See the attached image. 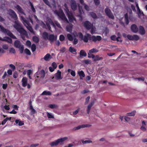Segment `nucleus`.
I'll list each match as a JSON object with an SVG mask.
<instances>
[{
    "label": "nucleus",
    "mask_w": 147,
    "mask_h": 147,
    "mask_svg": "<svg viewBox=\"0 0 147 147\" xmlns=\"http://www.w3.org/2000/svg\"><path fill=\"white\" fill-rule=\"evenodd\" d=\"M84 6L85 9L87 11H89L90 10V7L88 5L85 3L83 5Z\"/></svg>",
    "instance_id": "obj_41"
},
{
    "label": "nucleus",
    "mask_w": 147,
    "mask_h": 147,
    "mask_svg": "<svg viewBox=\"0 0 147 147\" xmlns=\"http://www.w3.org/2000/svg\"><path fill=\"white\" fill-rule=\"evenodd\" d=\"M80 110V109L78 108L76 110V111H75L73 112V114L74 115H77L78 113Z\"/></svg>",
    "instance_id": "obj_63"
},
{
    "label": "nucleus",
    "mask_w": 147,
    "mask_h": 147,
    "mask_svg": "<svg viewBox=\"0 0 147 147\" xmlns=\"http://www.w3.org/2000/svg\"><path fill=\"white\" fill-rule=\"evenodd\" d=\"M94 2L96 5H98L100 3L99 0H94Z\"/></svg>",
    "instance_id": "obj_59"
},
{
    "label": "nucleus",
    "mask_w": 147,
    "mask_h": 147,
    "mask_svg": "<svg viewBox=\"0 0 147 147\" xmlns=\"http://www.w3.org/2000/svg\"><path fill=\"white\" fill-rule=\"evenodd\" d=\"M47 116L49 118H54V115L48 112L47 113Z\"/></svg>",
    "instance_id": "obj_42"
},
{
    "label": "nucleus",
    "mask_w": 147,
    "mask_h": 147,
    "mask_svg": "<svg viewBox=\"0 0 147 147\" xmlns=\"http://www.w3.org/2000/svg\"><path fill=\"white\" fill-rule=\"evenodd\" d=\"M102 39L101 37L99 36H92L91 37V39L93 41L95 42H99Z\"/></svg>",
    "instance_id": "obj_12"
},
{
    "label": "nucleus",
    "mask_w": 147,
    "mask_h": 147,
    "mask_svg": "<svg viewBox=\"0 0 147 147\" xmlns=\"http://www.w3.org/2000/svg\"><path fill=\"white\" fill-rule=\"evenodd\" d=\"M67 137H65L62 138L58 139L54 142H51L50 143V145L51 146H56L57 145L59 144H63L62 142L67 140Z\"/></svg>",
    "instance_id": "obj_4"
},
{
    "label": "nucleus",
    "mask_w": 147,
    "mask_h": 147,
    "mask_svg": "<svg viewBox=\"0 0 147 147\" xmlns=\"http://www.w3.org/2000/svg\"><path fill=\"white\" fill-rule=\"evenodd\" d=\"M96 99H94V100L92 101H91L90 104L88 105V106L91 107L93 105H94V103Z\"/></svg>",
    "instance_id": "obj_55"
},
{
    "label": "nucleus",
    "mask_w": 147,
    "mask_h": 147,
    "mask_svg": "<svg viewBox=\"0 0 147 147\" xmlns=\"http://www.w3.org/2000/svg\"><path fill=\"white\" fill-rule=\"evenodd\" d=\"M7 35L10 36L13 38L15 39H17L16 37L15 36H14L9 30L7 34Z\"/></svg>",
    "instance_id": "obj_31"
},
{
    "label": "nucleus",
    "mask_w": 147,
    "mask_h": 147,
    "mask_svg": "<svg viewBox=\"0 0 147 147\" xmlns=\"http://www.w3.org/2000/svg\"><path fill=\"white\" fill-rule=\"evenodd\" d=\"M21 20L24 25H26L25 24H28L29 22L27 20H26L25 18L22 16H21Z\"/></svg>",
    "instance_id": "obj_29"
},
{
    "label": "nucleus",
    "mask_w": 147,
    "mask_h": 147,
    "mask_svg": "<svg viewBox=\"0 0 147 147\" xmlns=\"http://www.w3.org/2000/svg\"><path fill=\"white\" fill-rule=\"evenodd\" d=\"M98 50L96 48H93L89 51V53H94L98 52Z\"/></svg>",
    "instance_id": "obj_34"
},
{
    "label": "nucleus",
    "mask_w": 147,
    "mask_h": 147,
    "mask_svg": "<svg viewBox=\"0 0 147 147\" xmlns=\"http://www.w3.org/2000/svg\"><path fill=\"white\" fill-rule=\"evenodd\" d=\"M87 55L86 53L84 50H81L80 52V57L81 58L82 56L85 57Z\"/></svg>",
    "instance_id": "obj_27"
},
{
    "label": "nucleus",
    "mask_w": 147,
    "mask_h": 147,
    "mask_svg": "<svg viewBox=\"0 0 147 147\" xmlns=\"http://www.w3.org/2000/svg\"><path fill=\"white\" fill-rule=\"evenodd\" d=\"M9 30L5 28L3 26L0 25V31L1 32L5 34H7Z\"/></svg>",
    "instance_id": "obj_21"
},
{
    "label": "nucleus",
    "mask_w": 147,
    "mask_h": 147,
    "mask_svg": "<svg viewBox=\"0 0 147 147\" xmlns=\"http://www.w3.org/2000/svg\"><path fill=\"white\" fill-rule=\"evenodd\" d=\"M79 38L85 42H88V38L91 36V35L89 34H87L83 36L81 32L79 33Z\"/></svg>",
    "instance_id": "obj_6"
},
{
    "label": "nucleus",
    "mask_w": 147,
    "mask_h": 147,
    "mask_svg": "<svg viewBox=\"0 0 147 147\" xmlns=\"http://www.w3.org/2000/svg\"><path fill=\"white\" fill-rule=\"evenodd\" d=\"M127 37L129 40H133V36L131 35L130 34H128L127 36Z\"/></svg>",
    "instance_id": "obj_58"
},
{
    "label": "nucleus",
    "mask_w": 147,
    "mask_h": 147,
    "mask_svg": "<svg viewBox=\"0 0 147 147\" xmlns=\"http://www.w3.org/2000/svg\"><path fill=\"white\" fill-rule=\"evenodd\" d=\"M55 25H56L58 28H61V26L60 24L57 21H55L54 23Z\"/></svg>",
    "instance_id": "obj_49"
},
{
    "label": "nucleus",
    "mask_w": 147,
    "mask_h": 147,
    "mask_svg": "<svg viewBox=\"0 0 147 147\" xmlns=\"http://www.w3.org/2000/svg\"><path fill=\"white\" fill-rule=\"evenodd\" d=\"M13 26L17 31L20 33L22 38L24 36L27 35V32L24 29L22 25L18 21H15Z\"/></svg>",
    "instance_id": "obj_1"
},
{
    "label": "nucleus",
    "mask_w": 147,
    "mask_h": 147,
    "mask_svg": "<svg viewBox=\"0 0 147 147\" xmlns=\"http://www.w3.org/2000/svg\"><path fill=\"white\" fill-rule=\"evenodd\" d=\"M52 94L51 92L50 91H45L43 92L41 94V95H49L50 96Z\"/></svg>",
    "instance_id": "obj_26"
},
{
    "label": "nucleus",
    "mask_w": 147,
    "mask_h": 147,
    "mask_svg": "<svg viewBox=\"0 0 147 147\" xmlns=\"http://www.w3.org/2000/svg\"><path fill=\"white\" fill-rule=\"evenodd\" d=\"M28 80L26 78L24 77L22 80V86L23 87H26L27 85Z\"/></svg>",
    "instance_id": "obj_23"
},
{
    "label": "nucleus",
    "mask_w": 147,
    "mask_h": 147,
    "mask_svg": "<svg viewBox=\"0 0 147 147\" xmlns=\"http://www.w3.org/2000/svg\"><path fill=\"white\" fill-rule=\"evenodd\" d=\"M26 25H24L27 28L31 33H34V32L32 27L30 26L29 22L28 24H25Z\"/></svg>",
    "instance_id": "obj_22"
},
{
    "label": "nucleus",
    "mask_w": 147,
    "mask_h": 147,
    "mask_svg": "<svg viewBox=\"0 0 147 147\" xmlns=\"http://www.w3.org/2000/svg\"><path fill=\"white\" fill-rule=\"evenodd\" d=\"M29 3H30V5L31 6V9L32 10V11L33 12H36V10H35V8H34V6H33V5L32 3H31L30 2Z\"/></svg>",
    "instance_id": "obj_50"
},
{
    "label": "nucleus",
    "mask_w": 147,
    "mask_h": 147,
    "mask_svg": "<svg viewBox=\"0 0 147 147\" xmlns=\"http://www.w3.org/2000/svg\"><path fill=\"white\" fill-rule=\"evenodd\" d=\"M90 97L89 96L87 97L85 100V105H86L88 104L89 101Z\"/></svg>",
    "instance_id": "obj_51"
},
{
    "label": "nucleus",
    "mask_w": 147,
    "mask_h": 147,
    "mask_svg": "<svg viewBox=\"0 0 147 147\" xmlns=\"http://www.w3.org/2000/svg\"><path fill=\"white\" fill-rule=\"evenodd\" d=\"M125 21L127 25L129 23V21L128 19V14L127 13L125 15Z\"/></svg>",
    "instance_id": "obj_39"
},
{
    "label": "nucleus",
    "mask_w": 147,
    "mask_h": 147,
    "mask_svg": "<svg viewBox=\"0 0 147 147\" xmlns=\"http://www.w3.org/2000/svg\"><path fill=\"white\" fill-rule=\"evenodd\" d=\"M69 51L73 53V52H76V50L74 48L71 47L69 48Z\"/></svg>",
    "instance_id": "obj_48"
},
{
    "label": "nucleus",
    "mask_w": 147,
    "mask_h": 147,
    "mask_svg": "<svg viewBox=\"0 0 147 147\" xmlns=\"http://www.w3.org/2000/svg\"><path fill=\"white\" fill-rule=\"evenodd\" d=\"M78 74L80 77V79H82V78L84 77L85 76V75L84 72L82 71H81L78 72Z\"/></svg>",
    "instance_id": "obj_28"
},
{
    "label": "nucleus",
    "mask_w": 147,
    "mask_h": 147,
    "mask_svg": "<svg viewBox=\"0 0 147 147\" xmlns=\"http://www.w3.org/2000/svg\"><path fill=\"white\" fill-rule=\"evenodd\" d=\"M91 33L93 34L95 33L96 31V28L94 27H93V26L91 27Z\"/></svg>",
    "instance_id": "obj_47"
},
{
    "label": "nucleus",
    "mask_w": 147,
    "mask_h": 147,
    "mask_svg": "<svg viewBox=\"0 0 147 147\" xmlns=\"http://www.w3.org/2000/svg\"><path fill=\"white\" fill-rule=\"evenodd\" d=\"M14 46L16 48H20L23 46V45L21 44L20 41L18 40H16L14 42Z\"/></svg>",
    "instance_id": "obj_16"
},
{
    "label": "nucleus",
    "mask_w": 147,
    "mask_h": 147,
    "mask_svg": "<svg viewBox=\"0 0 147 147\" xmlns=\"http://www.w3.org/2000/svg\"><path fill=\"white\" fill-rule=\"evenodd\" d=\"M15 122L16 124H18L19 126H22L24 124L23 121H20L19 120L16 119L15 120Z\"/></svg>",
    "instance_id": "obj_32"
},
{
    "label": "nucleus",
    "mask_w": 147,
    "mask_h": 147,
    "mask_svg": "<svg viewBox=\"0 0 147 147\" xmlns=\"http://www.w3.org/2000/svg\"><path fill=\"white\" fill-rule=\"evenodd\" d=\"M91 126L90 125L87 124H83L81 125H79L76 127H74L73 130L74 131H76L79 130L81 128H83L86 127H89Z\"/></svg>",
    "instance_id": "obj_13"
},
{
    "label": "nucleus",
    "mask_w": 147,
    "mask_h": 147,
    "mask_svg": "<svg viewBox=\"0 0 147 147\" xmlns=\"http://www.w3.org/2000/svg\"><path fill=\"white\" fill-rule=\"evenodd\" d=\"M14 7L17 9L19 13L23 14L24 15H26V14L24 12L23 9L20 5H16L14 6Z\"/></svg>",
    "instance_id": "obj_14"
},
{
    "label": "nucleus",
    "mask_w": 147,
    "mask_h": 147,
    "mask_svg": "<svg viewBox=\"0 0 147 147\" xmlns=\"http://www.w3.org/2000/svg\"><path fill=\"white\" fill-rule=\"evenodd\" d=\"M140 129L143 131H145L146 130V127L141 126L140 128Z\"/></svg>",
    "instance_id": "obj_60"
},
{
    "label": "nucleus",
    "mask_w": 147,
    "mask_h": 147,
    "mask_svg": "<svg viewBox=\"0 0 147 147\" xmlns=\"http://www.w3.org/2000/svg\"><path fill=\"white\" fill-rule=\"evenodd\" d=\"M24 52L25 53L29 55H30L31 54V52L30 50L27 49H25L24 50Z\"/></svg>",
    "instance_id": "obj_45"
},
{
    "label": "nucleus",
    "mask_w": 147,
    "mask_h": 147,
    "mask_svg": "<svg viewBox=\"0 0 147 147\" xmlns=\"http://www.w3.org/2000/svg\"><path fill=\"white\" fill-rule=\"evenodd\" d=\"M138 12L139 18H140L141 16L144 15L143 13L142 12H141L140 10L138 11Z\"/></svg>",
    "instance_id": "obj_52"
},
{
    "label": "nucleus",
    "mask_w": 147,
    "mask_h": 147,
    "mask_svg": "<svg viewBox=\"0 0 147 147\" xmlns=\"http://www.w3.org/2000/svg\"><path fill=\"white\" fill-rule=\"evenodd\" d=\"M31 50L32 52L34 51L36 49V47L35 44H33L31 47Z\"/></svg>",
    "instance_id": "obj_44"
},
{
    "label": "nucleus",
    "mask_w": 147,
    "mask_h": 147,
    "mask_svg": "<svg viewBox=\"0 0 147 147\" xmlns=\"http://www.w3.org/2000/svg\"><path fill=\"white\" fill-rule=\"evenodd\" d=\"M44 2L47 5L51 7V5L48 0H43Z\"/></svg>",
    "instance_id": "obj_56"
},
{
    "label": "nucleus",
    "mask_w": 147,
    "mask_h": 147,
    "mask_svg": "<svg viewBox=\"0 0 147 147\" xmlns=\"http://www.w3.org/2000/svg\"><path fill=\"white\" fill-rule=\"evenodd\" d=\"M89 14L93 18L95 19L97 18V16L96 14L93 12H90Z\"/></svg>",
    "instance_id": "obj_38"
},
{
    "label": "nucleus",
    "mask_w": 147,
    "mask_h": 147,
    "mask_svg": "<svg viewBox=\"0 0 147 147\" xmlns=\"http://www.w3.org/2000/svg\"><path fill=\"white\" fill-rule=\"evenodd\" d=\"M49 107L51 108L54 109V108H57V106L55 104H54V105L51 104V105H49Z\"/></svg>",
    "instance_id": "obj_57"
},
{
    "label": "nucleus",
    "mask_w": 147,
    "mask_h": 147,
    "mask_svg": "<svg viewBox=\"0 0 147 147\" xmlns=\"http://www.w3.org/2000/svg\"><path fill=\"white\" fill-rule=\"evenodd\" d=\"M30 109L31 111V114H34L36 113L37 112L36 110L33 108L31 102L30 104Z\"/></svg>",
    "instance_id": "obj_25"
},
{
    "label": "nucleus",
    "mask_w": 147,
    "mask_h": 147,
    "mask_svg": "<svg viewBox=\"0 0 147 147\" xmlns=\"http://www.w3.org/2000/svg\"><path fill=\"white\" fill-rule=\"evenodd\" d=\"M70 5L72 10L73 11H75L77 9V5L75 0H70Z\"/></svg>",
    "instance_id": "obj_8"
},
{
    "label": "nucleus",
    "mask_w": 147,
    "mask_h": 147,
    "mask_svg": "<svg viewBox=\"0 0 147 147\" xmlns=\"http://www.w3.org/2000/svg\"><path fill=\"white\" fill-rule=\"evenodd\" d=\"M9 13L11 17L15 20H16L18 18L15 12L13 10L10 9L9 10Z\"/></svg>",
    "instance_id": "obj_10"
},
{
    "label": "nucleus",
    "mask_w": 147,
    "mask_h": 147,
    "mask_svg": "<svg viewBox=\"0 0 147 147\" xmlns=\"http://www.w3.org/2000/svg\"><path fill=\"white\" fill-rule=\"evenodd\" d=\"M67 38L70 41H72L73 40V38L72 35L70 34H67Z\"/></svg>",
    "instance_id": "obj_40"
},
{
    "label": "nucleus",
    "mask_w": 147,
    "mask_h": 147,
    "mask_svg": "<svg viewBox=\"0 0 147 147\" xmlns=\"http://www.w3.org/2000/svg\"><path fill=\"white\" fill-rule=\"evenodd\" d=\"M63 9L68 16L69 22H74V24L76 23V19L74 17L72 13L69 11L66 3H65L63 5Z\"/></svg>",
    "instance_id": "obj_2"
},
{
    "label": "nucleus",
    "mask_w": 147,
    "mask_h": 147,
    "mask_svg": "<svg viewBox=\"0 0 147 147\" xmlns=\"http://www.w3.org/2000/svg\"><path fill=\"white\" fill-rule=\"evenodd\" d=\"M0 40L3 41H6L9 43H11L12 42L11 39L7 37H5L3 38L0 37Z\"/></svg>",
    "instance_id": "obj_20"
},
{
    "label": "nucleus",
    "mask_w": 147,
    "mask_h": 147,
    "mask_svg": "<svg viewBox=\"0 0 147 147\" xmlns=\"http://www.w3.org/2000/svg\"><path fill=\"white\" fill-rule=\"evenodd\" d=\"M54 13L56 15L58 16L59 20H62L64 22L69 23L68 20L62 10L58 11L56 10L54 11Z\"/></svg>",
    "instance_id": "obj_3"
},
{
    "label": "nucleus",
    "mask_w": 147,
    "mask_h": 147,
    "mask_svg": "<svg viewBox=\"0 0 147 147\" xmlns=\"http://www.w3.org/2000/svg\"><path fill=\"white\" fill-rule=\"evenodd\" d=\"M32 73V71L31 69H29L27 71V74L28 76L30 75Z\"/></svg>",
    "instance_id": "obj_61"
},
{
    "label": "nucleus",
    "mask_w": 147,
    "mask_h": 147,
    "mask_svg": "<svg viewBox=\"0 0 147 147\" xmlns=\"http://www.w3.org/2000/svg\"><path fill=\"white\" fill-rule=\"evenodd\" d=\"M54 23V22H53L51 19L50 18H49L48 19L46 23V25L49 29L51 32H52V31L51 30V28L50 26V24L52 25L54 27H55V26Z\"/></svg>",
    "instance_id": "obj_9"
},
{
    "label": "nucleus",
    "mask_w": 147,
    "mask_h": 147,
    "mask_svg": "<svg viewBox=\"0 0 147 147\" xmlns=\"http://www.w3.org/2000/svg\"><path fill=\"white\" fill-rule=\"evenodd\" d=\"M136 113V111H133L130 113H127V115L129 116H134L135 115Z\"/></svg>",
    "instance_id": "obj_36"
},
{
    "label": "nucleus",
    "mask_w": 147,
    "mask_h": 147,
    "mask_svg": "<svg viewBox=\"0 0 147 147\" xmlns=\"http://www.w3.org/2000/svg\"><path fill=\"white\" fill-rule=\"evenodd\" d=\"M105 12L108 17L112 19H114V17L111 10L108 8H106L105 10Z\"/></svg>",
    "instance_id": "obj_7"
},
{
    "label": "nucleus",
    "mask_w": 147,
    "mask_h": 147,
    "mask_svg": "<svg viewBox=\"0 0 147 147\" xmlns=\"http://www.w3.org/2000/svg\"><path fill=\"white\" fill-rule=\"evenodd\" d=\"M61 72L59 70L57 71V72L55 75V77L57 80L61 79L62 78L61 77Z\"/></svg>",
    "instance_id": "obj_19"
},
{
    "label": "nucleus",
    "mask_w": 147,
    "mask_h": 147,
    "mask_svg": "<svg viewBox=\"0 0 147 147\" xmlns=\"http://www.w3.org/2000/svg\"><path fill=\"white\" fill-rule=\"evenodd\" d=\"M82 143L84 144H86L88 143H90L92 142L91 140H87L84 141L83 140H82Z\"/></svg>",
    "instance_id": "obj_46"
},
{
    "label": "nucleus",
    "mask_w": 147,
    "mask_h": 147,
    "mask_svg": "<svg viewBox=\"0 0 147 147\" xmlns=\"http://www.w3.org/2000/svg\"><path fill=\"white\" fill-rule=\"evenodd\" d=\"M133 40H135L136 41H137L139 40L140 39V38L139 36L136 34H134L133 35Z\"/></svg>",
    "instance_id": "obj_37"
},
{
    "label": "nucleus",
    "mask_w": 147,
    "mask_h": 147,
    "mask_svg": "<svg viewBox=\"0 0 147 147\" xmlns=\"http://www.w3.org/2000/svg\"><path fill=\"white\" fill-rule=\"evenodd\" d=\"M45 71L44 70L38 71L35 74V76H37V78H39L40 80L43 79L45 76Z\"/></svg>",
    "instance_id": "obj_5"
},
{
    "label": "nucleus",
    "mask_w": 147,
    "mask_h": 147,
    "mask_svg": "<svg viewBox=\"0 0 147 147\" xmlns=\"http://www.w3.org/2000/svg\"><path fill=\"white\" fill-rule=\"evenodd\" d=\"M79 33H77L76 32H74L72 33V34L74 35V36L75 37H78L79 36Z\"/></svg>",
    "instance_id": "obj_54"
},
{
    "label": "nucleus",
    "mask_w": 147,
    "mask_h": 147,
    "mask_svg": "<svg viewBox=\"0 0 147 147\" xmlns=\"http://www.w3.org/2000/svg\"><path fill=\"white\" fill-rule=\"evenodd\" d=\"M67 30L69 32H71L72 30V25H68L66 26Z\"/></svg>",
    "instance_id": "obj_35"
},
{
    "label": "nucleus",
    "mask_w": 147,
    "mask_h": 147,
    "mask_svg": "<svg viewBox=\"0 0 147 147\" xmlns=\"http://www.w3.org/2000/svg\"><path fill=\"white\" fill-rule=\"evenodd\" d=\"M131 28L132 31L134 33H136L138 31V27L135 24L132 25Z\"/></svg>",
    "instance_id": "obj_17"
},
{
    "label": "nucleus",
    "mask_w": 147,
    "mask_h": 147,
    "mask_svg": "<svg viewBox=\"0 0 147 147\" xmlns=\"http://www.w3.org/2000/svg\"><path fill=\"white\" fill-rule=\"evenodd\" d=\"M49 35L48 33L46 32H44L42 34V36L45 39H48Z\"/></svg>",
    "instance_id": "obj_33"
},
{
    "label": "nucleus",
    "mask_w": 147,
    "mask_h": 147,
    "mask_svg": "<svg viewBox=\"0 0 147 147\" xmlns=\"http://www.w3.org/2000/svg\"><path fill=\"white\" fill-rule=\"evenodd\" d=\"M65 39L64 36L62 35H61L60 36L59 40L61 41H63Z\"/></svg>",
    "instance_id": "obj_62"
},
{
    "label": "nucleus",
    "mask_w": 147,
    "mask_h": 147,
    "mask_svg": "<svg viewBox=\"0 0 147 147\" xmlns=\"http://www.w3.org/2000/svg\"><path fill=\"white\" fill-rule=\"evenodd\" d=\"M103 59V58L102 57H100L98 55L95 56V57L94 58L93 61H97L102 60Z\"/></svg>",
    "instance_id": "obj_30"
},
{
    "label": "nucleus",
    "mask_w": 147,
    "mask_h": 147,
    "mask_svg": "<svg viewBox=\"0 0 147 147\" xmlns=\"http://www.w3.org/2000/svg\"><path fill=\"white\" fill-rule=\"evenodd\" d=\"M51 58V56L50 55L49 53H47L44 56L43 58H41V60L44 59L45 61H48Z\"/></svg>",
    "instance_id": "obj_24"
},
{
    "label": "nucleus",
    "mask_w": 147,
    "mask_h": 147,
    "mask_svg": "<svg viewBox=\"0 0 147 147\" xmlns=\"http://www.w3.org/2000/svg\"><path fill=\"white\" fill-rule=\"evenodd\" d=\"M139 32L141 35H144L145 34L146 31L144 27L142 26H140L139 27Z\"/></svg>",
    "instance_id": "obj_15"
},
{
    "label": "nucleus",
    "mask_w": 147,
    "mask_h": 147,
    "mask_svg": "<svg viewBox=\"0 0 147 147\" xmlns=\"http://www.w3.org/2000/svg\"><path fill=\"white\" fill-rule=\"evenodd\" d=\"M33 40L36 43H37L39 42V39L38 37L34 36L33 37Z\"/></svg>",
    "instance_id": "obj_43"
},
{
    "label": "nucleus",
    "mask_w": 147,
    "mask_h": 147,
    "mask_svg": "<svg viewBox=\"0 0 147 147\" xmlns=\"http://www.w3.org/2000/svg\"><path fill=\"white\" fill-rule=\"evenodd\" d=\"M84 26L88 30H89L91 28L92 25L89 22L87 21L84 23Z\"/></svg>",
    "instance_id": "obj_18"
},
{
    "label": "nucleus",
    "mask_w": 147,
    "mask_h": 147,
    "mask_svg": "<svg viewBox=\"0 0 147 147\" xmlns=\"http://www.w3.org/2000/svg\"><path fill=\"white\" fill-rule=\"evenodd\" d=\"M57 39V36L54 35V34H51L49 35L48 39L49 40L51 43L53 42Z\"/></svg>",
    "instance_id": "obj_11"
},
{
    "label": "nucleus",
    "mask_w": 147,
    "mask_h": 147,
    "mask_svg": "<svg viewBox=\"0 0 147 147\" xmlns=\"http://www.w3.org/2000/svg\"><path fill=\"white\" fill-rule=\"evenodd\" d=\"M2 47L3 49H5V50H7L8 49V46L7 45L5 44V45H3Z\"/></svg>",
    "instance_id": "obj_64"
},
{
    "label": "nucleus",
    "mask_w": 147,
    "mask_h": 147,
    "mask_svg": "<svg viewBox=\"0 0 147 147\" xmlns=\"http://www.w3.org/2000/svg\"><path fill=\"white\" fill-rule=\"evenodd\" d=\"M9 52L11 53L14 54L16 53V51L13 48H11L9 50Z\"/></svg>",
    "instance_id": "obj_53"
}]
</instances>
